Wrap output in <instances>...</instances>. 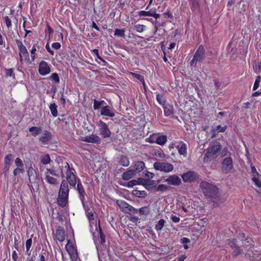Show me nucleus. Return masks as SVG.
<instances>
[{
	"mask_svg": "<svg viewBox=\"0 0 261 261\" xmlns=\"http://www.w3.org/2000/svg\"><path fill=\"white\" fill-rule=\"evenodd\" d=\"M200 188L202 193L207 197L214 200L218 197V189L213 184L203 181L200 184Z\"/></svg>",
	"mask_w": 261,
	"mask_h": 261,
	"instance_id": "f257e3e1",
	"label": "nucleus"
},
{
	"mask_svg": "<svg viewBox=\"0 0 261 261\" xmlns=\"http://www.w3.org/2000/svg\"><path fill=\"white\" fill-rule=\"evenodd\" d=\"M63 167L66 170V179L69 184L72 186L75 187L76 184H77V180L79 178H77L76 175L74 174L75 170L73 168H70L69 164L67 162L62 163V166L60 167V172L61 176H64L63 173Z\"/></svg>",
	"mask_w": 261,
	"mask_h": 261,
	"instance_id": "f03ea898",
	"label": "nucleus"
},
{
	"mask_svg": "<svg viewBox=\"0 0 261 261\" xmlns=\"http://www.w3.org/2000/svg\"><path fill=\"white\" fill-rule=\"evenodd\" d=\"M221 148L222 146L219 142L216 141L212 143L205 153L204 161L206 162L207 159H213Z\"/></svg>",
	"mask_w": 261,
	"mask_h": 261,
	"instance_id": "7ed1b4c3",
	"label": "nucleus"
},
{
	"mask_svg": "<svg viewBox=\"0 0 261 261\" xmlns=\"http://www.w3.org/2000/svg\"><path fill=\"white\" fill-rule=\"evenodd\" d=\"M205 51L204 46L202 45H200L196 50L193 59L190 62L191 66H195L196 63L199 62H202L205 59Z\"/></svg>",
	"mask_w": 261,
	"mask_h": 261,
	"instance_id": "20e7f679",
	"label": "nucleus"
},
{
	"mask_svg": "<svg viewBox=\"0 0 261 261\" xmlns=\"http://www.w3.org/2000/svg\"><path fill=\"white\" fill-rule=\"evenodd\" d=\"M153 167L156 170L169 173L173 171L174 166L172 164L167 162H154Z\"/></svg>",
	"mask_w": 261,
	"mask_h": 261,
	"instance_id": "39448f33",
	"label": "nucleus"
},
{
	"mask_svg": "<svg viewBox=\"0 0 261 261\" xmlns=\"http://www.w3.org/2000/svg\"><path fill=\"white\" fill-rule=\"evenodd\" d=\"M199 175L195 171H190L181 175L182 180L185 182H193L199 178Z\"/></svg>",
	"mask_w": 261,
	"mask_h": 261,
	"instance_id": "423d86ee",
	"label": "nucleus"
},
{
	"mask_svg": "<svg viewBox=\"0 0 261 261\" xmlns=\"http://www.w3.org/2000/svg\"><path fill=\"white\" fill-rule=\"evenodd\" d=\"M233 168V161L231 157L224 158L222 162V171L225 174L229 173Z\"/></svg>",
	"mask_w": 261,
	"mask_h": 261,
	"instance_id": "0eeeda50",
	"label": "nucleus"
},
{
	"mask_svg": "<svg viewBox=\"0 0 261 261\" xmlns=\"http://www.w3.org/2000/svg\"><path fill=\"white\" fill-rule=\"evenodd\" d=\"M228 244L233 250L232 251V255L233 256H238L239 255L244 254L243 249H240L236 240H228Z\"/></svg>",
	"mask_w": 261,
	"mask_h": 261,
	"instance_id": "6e6552de",
	"label": "nucleus"
},
{
	"mask_svg": "<svg viewBox=\"0 0 261 261\" xmlns=\"http://www.w3.org/2000/svg\"><path fill=\"white\" fill-rule=\"evenodd\" d=\"M98 126L100 131V134L102 135L103 138L110 137L111 135V133L108 128L107 124L102 121L100 120L98 122Z\"/></svg>",
	"mask_w": 261,
	"mask_h": 261,
	"instance_id": "1a4fd4ad",
	"label": "nucleus"
},
{
	"mask_svg": "<svg viewBox=\"0 0 261 261\" xmlns=\"http://www.w3.org/2000/svg\"><path fill=\"white\" fill-rule=\"evenodd\" d=\"M38 71L40 75H46L51 72L50 66L46 62L41 61L39 65Z\"/></svg>",
	"mask_w": 261,
	"mask_h": 261,
	"instance_id": "9d476101",
	"label": "nucleus"
},
{
	"mask_svg": "<svg viewBox=\"0 0 261 261\" xmlns=\"http://www.w3.org/2000/svg\"><path fill=\"white\" fill-rule=\"evenodd\" d=\"M77 190L78 191L79 197L82 201L83 205L85 206V197L87 196V195L79 178H78L77 180Z\"/></svg>",
	"mask_w": 261,
	"mask_h": 261,
	"instance_id": "9b49d317",
	"label": "nucleus"
},
{
	"mask_svg": "<svg viewBox=\"0 0 261 261\" xmlns=\"http://www.w3.org/2000/svg\"><path fill=\"white\" fill-rule=\"evenodd\" d=\"M82 141L87 143L100 144L101 143L100 138L96 135L87 136L82 139Z\"/></svg>",
	"mask_w": 261,
	"mask_h": 261,
	"instance_id": "f8f14e48",
	"label": "nucleus"
},
{
	"mask_svg": "<svg viewBox=\"0 0 261 261\" xmlns=\"http://www.w3.org/2000/svg\"><path fill=\"white\" fill-rule=\"evenodd\" d=\"M100 114L102 116L113 117L115 116V111L109 106H103L101 108Z\"/></svg>",
	"mask_w": 261,
	"mask_h": 261,
	"instance_id": "ddd939ff",
	"label": "nucleus"
},
{
	"mask_svg": "<svg viewBox=\"0 0 261 261\" xmlns=\"http://www.w3.org/2000/svg\"><path fill=\"white\" fill-rule=\"evenodd\" d=\"M28 174L29 176V179L30 183L31 184H36V186H37V180H38L37 176L36 171L32 167H30L28 170Z\"/></svg>",
	"mask_w": 261,
	"mask_h": 261,
	"instance_id": "4468645a",
	"label": "nucleus"
},
{
	"mask_svg": "<svg viewBox=\"0 0 261 261\" xmlns=\"http://www.w3.org/2000/svg\"><path fill=\"white\" fill-rule=\"evenodd\" d=\"M165 181L169 185L178 186L181 183V179L177 175H173L169 176L167 178L165 179Z\"/></svg>",
	"mask_w": 261,
	"mask_h": 261,
	"instance_id": "2eb2a0df",
	"label": "nucleus"
},
{
	"mask_svg": "<svg viewBox=\"0 0 261 261\" xmlns=\"http://www.w3.org/2000/svg\"><path fill=\"white\" fill-rule=\"evenodd\" d=\"M51 134L47 130L44 132L41 136L39 138V140L43 144H47L51 139Z\"/></svg>",
	"mask_w": 261,
	"mask_h": 261,
	"instance_id": "dca6fc26",
	"label": "nucleus"
},
{
	"mask_svg": "<svg viewBox=\"0 0 261 261\" xmlns=\"http://www.w3.org/2000/svg\"><path fill=\"white\" fill-rule=\"evenodd\" d=\"M67 251L69 253L71 260L75 261L78 257L77 251L74 249L72 246H69L68 244L66 245Z\"/></svg>",
	"mask_w": 261,
	"mask_h": 261,
	"instance_id": "f3484780",
	"label": "nucleus"
},
{
	"mask_svg": "<svg viewBox=\"0 0 261 261\" xmlns=\"http://www.w3.org/2000/svg\"><path fill=\"white\" fill-rule=\"evenodd\" d=\"M176 148L178 149V153L180 155L186 156L187 153V145L182 141L178 143L176 146Z\"/></svg>",
	"mask_w": 261,
	"mask_h": 261,
	"instance_id": "a211bd4d",
	"label": "nucleus"
},
{
	"mask_svg": "<svg viewBox=\"0 0 261 261\" xmlns=\"http://www.w3.org/2000/svg\"><path fill=\"white\" fill-rule=\"evenodd\" d=\"M56 238L60 242H63L65 239V231L63 227L59 226L56 230Z\"/></svg>",
	"mask_w": 261,
	"mask_h": 261,
	"instance_id": "6ab92c4d",
	"label": "nucleus"
},
{
	"mask_svg": "<svg viewBox=\"0 0 261 261\" xmlns=\"http://www.w3.org/2000/svg\"><path fill=\"white\" fill-rule=\"evenodd\" d=\"M69 194V189L67 182L65 180H62L59 192V195H66Z\"/></svg>",
	"mask_w": 261,
	"mask_h": 261,
	"instance_id": "aec40b11",
	"label": "nucleus"
},
{
	"mask_svg": "<svg viewBox=\"0 0 261 261\" xmlns=\"http://www.w3.org/2000/svg\"><path fill=\"white\" fill-rule=\"evenodd\" d=\"M116 203L118 205L120 210L122 212L126 214V212H127V211L128 210V207L130 206V204H129L126 201L122 200H117Z\"/></svg>",
	"mask_w": 261,
	"mask_h": 261,
	"instance_id": "412c9836",
	"label": "nucleus"
},
{
	"mask_svg": "<svg viewBox=\"0 0 261 261\" xmlns=\"http://www.w3.org/2000/svg\"><path fill=\"white\" fill-rule=\"evenodd\" d=\"M19 60L21 62H22L23 58H22V55L24 56L26 60L29 61L30 58L29 55V53L25 47V46L23 47H21V48L19 49Z\"/></svg>",
	"mask_w": 261,
	"mask_h": 261,
	"instance_id": "4be33fe9",
	"label": "nucleus"
},
{
	"mask_svg": "<svg viewBox=\"0 0 261 261\" xmlns=\"http://www.w3.org/2000/svg\"><path fill=\"white\" fill-rule=\"evenodd\" d=\"M68 195H58V203L61 207H65L67 203Z\"/></svg>",
	"mask_w": 261,
	"mask_h": 261,
	"instance_id": "5701e85b",
	"label": "nucleus"
},
{
	"mask_svg": "<svg viewBox=\"0 0 261 261\" xmlns=\"http://www.w3.org/2000/svg\"><path fill=\"white\" fill-rule=\"evenodd\" d=\"M164 111L166 116H172L174 114L173 107L169 104H167L164 107Z\"/></svg>",
	"mask_w": 261,
	"mask_h": 261,
	"instance_id": "b1692460",
	"label": "nucleus"
},
{
	"mask_svg": "<svg viewBox=\"0 0 261 261\" xmlns=\"http://www.w3.org/2000/svg\"><path fill=\"white\" fill-rule=\"evenodd\" d=\"M148 139L150 140L149 142L150 143L155 142L159 145H163L165 144L167 141V136L166 135L159 136L156 138L155 141L151 140L150 138H148Z\"/></svg>",
	"mask_w": 261,
	"mask_h": 261,
	"instance_id": "393cba45",
	"label": "nucleus"
},
{
	"mask_svg": "<svg viewBox=\"0 0 261 261\" xmlns=\"http://www.w3.org/2000/svg\"><path fill=\"white\" fill-rule=\"evenodd\" d=\"M135 171L133 169L129 170L123 173L122 178L124 180H127L135 175Z\"/></svg>",
	"mask_w": 261,
	"mask_h": 261,
	"instance_id": "a878e982",
	"label": "nucleus"
},
{
	"mask_svg": "<svg viewBox=\"0 0 261 261\" xmlns=\"http://www.w3.org/2000/svg\"><path fill=\"white\" fill-rule=\"evenodd\" d=\"M134 167L135 170V173L136 172H140L145 168V164L143 161H139L135 163Z\"/></svg>",
	"mask_w": 261,
	"mask_h": 261,
	"instance_id": "bb28decb",
	"label": "nucleus"
},
{
	"mask_svg": "<svg viewBox=\"0 0 261 261\" xmlns=\"http://www.w3.org/2000/svg\"><path fill=\"white\" fill-rule=\"evenodd\" d=\"M45 179L48 184L54 185H57L59 184L58 180L56 178L50 176L48 172H45Z\"/></svg>",
	"mask_w": 261,
	"mask_h": 261,
	"instance_id": "cd10ccee",
	"label": "nucleus"
},
{
	"mask_svg": "<svg viewBox=\"0 0 261 261\" xmlns=\"http://www.w3.org/2000/svg\"><path fill=\"white\" fill-rule=\"evenodd\" d=\"M30 132L32 133V135L34 137H36L42 131L41 127L32 126L29 128Z\"/></svg>",
	"mask_w": 261,
	"mask_h": 261,
	"instance_id": "c85d7f7f",
	"label": "nucleus"
},
{
	"mask_svg": "<svg viewBox=\"0 0 261 261\" xmlns=\"http://www.w3.org/2000/svg\"><path fill=\"white\" fill-rule=\"evenodd\" d=\"M106 102L104 100H98L94 99L93 100V108L94 110H97L100 108L101 106L106 104Z\"/></svg>",
	"mask_w": 261,
	"mask_h": 261,
	"instance_id": "c756f323",
	"label": "nucleus"
},
{
	"mask_svg": "<svg viewBox=\"0 0 261 261\" xmlns=\"http://www.w3.org/2000/svg\"><path fill=\"white\" fill-rule=\"evenodd\" d=\"M132 194L138 197H144L147 195V193L145 191H139L137 190H133L132 191Z\"/></svg>",
	"mask_w": 261,
	"mask_h": 261,
	"instance_id": "7c9ffc66",
	"label": "nucleus"
},
{
	"mask_svg": "<svg viewBox=\"0 0 261 261\" xmlns=\"http://www.w3.org/2000/svg\"><path fill=\"white\" fill-rule=\"evenodd\" d=\"M49 109L54 117H57L58 116L57 106L55 103H53L50 105Z\"/></svg>",
	"mask_w": 261,
	"mask_h": 261,
	"instance_id": "2f4dec72",
	"label": "nucleus"
},
{
	"mask_svg": "<svg viewBox=\"0 0 261 261\" xmlns=\"http://www.w3.org/2000/svg\"><path fill=\"white\" fill-rule=\"evenodd\" d=\"M152 154L154 155H155L158 157L163 158L165 156L163 150L161 149H153L152 150Z\"/></svg>",
	"mask_w": 261,
	"mask_h": 261,
	"instance_id": "473e14b6",
	"label": "nucleus"
},
{
	"mask_svg": "<svg viewBox=\"0 0 261 261\" xmlns=\"http://www.w3.org/2000/svg\"><path fill=\"white\" fill-rule=\"evenodd\" d=\"M137 182H138V185H142L144 186H149L151 185V184H148V183H151L153 182V181H149L148 179H145L143 178H139L137 180H136Z\"/></svg>",
	"mask_w": 261,
	"mask_h": 261,
	"instance_id": "72a5a7b5",
	"label": "nucleus"
},
{
	"mask_svg": "<svg viewBox=\"0 0 261 261\" xmlns=\"http://www.w3.org/2000/svg\"><path fill=\"white\" fill-rule=\"evenodd\" d=\"M40 159L41 163L44 165L48 164L51 161L50 156L48 154L42 155Z\"/></svg>",
	"mask_w": 261,
	"mask_h": 261,
	"instance_id": "f704fd0d",
	"label": "nucleus"
},
{
	"mask_svg": "<svg viewBox=\"0 0 261 261\" xmlns=\"http://www.w3.org/2000/svg\"><path fill=\"white\" fill-rule=\"evenodd\" d=\"M165 221L164 219H160L157 223V224L155 226V228L158 231H160L162 230L163 227L164 226Z\"/></svg>",
	"mask_w": 261,
	"mask_h": 261,
	"instance_id": "c9c22d12",
	"label": "nucleus"
},
{
	"mask_svg": "<svg viewBox=\"0 0 261 261\" xmlns=\"http://www.w3.org/2000/svg\"><path fill=\"white\" fill-rule=\"evenodd\" d=\"M140 215H147L149 213V208L148 206H144L140 208L138 211Z\"/></svg>",
	"mask_w": 261,
	"mask_h": 261,
	"instance_id": "e433bc0d",
	"label": "nucleus"
},
{
	"mask_svg": "<svg viewBox=\"0 0 261 261\" xmlns=\"http://www.w3.org/2000/svg\"><path fill=\"white\" fill-rule=\"evenodd\" d=\"M120 164L124 167H127L129 165V161L126 156H122L120 160Z\"/></svg>",
	"mask_w": 261,
	"mask_h": 261,
	"instance_id": "4c0bfd02",
	"label": "nucleus"
},
{
	"mask_svg": "<svg viewBox=\"0 0 261 261\" xmlns=\"http://www.w3.org/2000/svg\"><path fill=\"white\" fill-rule=\"evenodd\" d=\"M153 10L151 9L149 11H141L139 12V15L141 16H152Z\"/></svg>",
	"mask_w": 261,
	"mask_h": 261,
	"instance_id": "58836bf2",
	"label": "nucleus"
},
{
	"mask_svg": "<svg viewBox=\"0 0 261 261\" xmlns=\"http://www.w3.org/2000/svg\"><path fill=\"white\" fill-rule=\"evenodd\" d=\"M169 186L166 185H159L156 188V191H160L162 192H164L165 191H167L169 189Z\"/></svg>",
	"mask_w": 261,
	"mask_h": 261,
	"instance_id": "ea45409f",
	"label": "nucleus"
},
{
	"mask_svg": "<svg viewBox=\"0 0 261 261\" xmlns=\"http://www.w3.org/2000/svg\"><path fill=\"white\" fill-rule=\"evenodd\" d=\"M124 32H125L124 29H116L115 30L114 35L117 36L118 37H124L125 36Z\"/></svg>",
	"mask_w": 261,
	"mask_h": 261,
	"instance_id": "a19ab883",
	"label": "nucleus"
},
{
	"mask_svg": "<svg viewBox=\"0 0 261 261\" xmlns=\"http://www.w3.org/2000/svg\"><path fill=\"white\" fill-rule=\"evenodd\" d=\"M99 229L98 233L100 236V244L101 245H103L106 242L105 236L104 234L103 233L101 228L100 227L99 224Z\"/></svg>",
	"mask_w": 261,
	"mask_h": 261,
	"instance_id": "79ce46f5",
	"label": "nucleus"
},
{
	"mask_svg": "<svg viewBox=\"0 0 261 261\" xmlns=\"http://www.w3.org/2000/svg\"><path fill=\"white\" fill-rule=\"evenodd\" d=\"M261 76L260 75H258L256 77V79L253 87V91L256 90L258 88Z\"/></svg>",
	"mask_w": 261,
	"mask_h": 261,
	"instance_id": "37998d69",
	"label": "nucleus"
},
{
	"mask_svg": "<svg viewBox=\"0 0 261 261\" xmlns=\"http://www.w3.org/2000/svg\"><path fill=\"white\" fill-rule=\"evenodd\" d=\"M190 3L192 5V7L194 9H198L199 7V3L198 0H189Z\"/></svg>",
	"mask_w": 261,
	"mask_h": 261,
	"instance_id": "c03bdc74",
	"label": "nucleus"
},
{
	"mask_svg": "<svg viewBox=\"0 0 261 261\" xmlns=\"http://www.w3.org/2000/svg\"><path fill=\"white\" fill-rule=\"evenodd\" d=\"M13 160V155L11 154H7L4 159V163L5 164L9 163L10 164H12V161Z\"/></svg>",
	"mask_w": 261,
	"mask_h": 261,
	"instance_id": "a18cd8bd",
	"label": "nucleus"
},
{
	"mask_svg": "<svg viewBox=\"0 0 261 261\" xmlns=\"http://www.w3.org/2000/svg\"><path fill=\"white\" fill-rule=\"evenodd\" d=\"M138 213V210L130 205L129 207H128V209L127 211V212H126V214H136Z\"/></svg>",
	"mask_w": 261,
	"mask_h": 261,
	"instance_id": "49530a36",
	"label": "nucleus"
},
{
	"mask_svg": "<svg viewBox=\"0 0 261 261\" xmlns=\"http://www.w3.org/2000/svg\"><path fill=\"white\" fill-rule=\"evenodd\" d=\"M145 26L141 24H136L135 25L134 29L138 32L141 33L145 30Z\"/></svg>",
	"mask_w": 261,
	"mask_h": 261,
	"instance_id": "de8ad7c7",
	"label": "nucleus"
},
{
	"mask_svg": "<svg viewBox=\"0 0 261 261\" xmlns=\"http://www.w3.org/2000/svg\"><path fill=\"white\" fill-rule=\"evenodd\" d=\"M11 165V164H10L9 163L5 164L3 173L5 177L8 176V175L9 168Z\"/></svg>",
	"mask_w": 261,
	"mask_h": 261,
	"instance_id": "09e8293b",
	"label": "nucleus"
},
{
	"mask_svg": "<svg viewBox=\"0 0 261 261\" xmlns=\"http://www.w3.org/2000/svg\"><path fill=\"white\" fill-rule=\"evenodd\" d=\"M6 72V76H12L13 78H15V75L13 73V70L12 68L10 69H5Z\"/></svg>",
	"mask_w": 261,
	"mask_h": 261,
	"instance_id": "8fccbe9b",
	"label": "nucleus"
},
{
	"mask_svg": "<svg viewBox=\"0 0 261 261\" xmlns=\"http://www.w3.org/2000/svg\"><path fill=\"white\" fill-rule=\"evenodd\" d=\"M46 172L48 174H50L53 176L59 177V174L57 173V171L54 169H46Z\"/></svg>",
	"mask_w": 261,
	"mask_h": 261,
	"instance_id": "3c124183",
	"label": "nucleus"
},
{
	"mask_svg": "<svg viewBox=\"0 0 261 261\" xmlns=\"http://www.w3.org/2000/svg\"><path fill=\"white\" fill-rule=\"evenodd\" d=\"M15 163L17 168L23 167V163L22 160L19 158H17L15 160Z\"/></svg>",
	"mask_w": 261,
	"mask_h": 261,
	"instance_id": "603ef678",
	"label": "nucleus"
},
{
	"mask_svg": "<svg viewBox=\"0 0 261 261\" xmlns=\"http://www.w3.org/2000/svg\"><path fill=\"white\" fill-rule=\"evenodd\" d=\"M50 78L51 80L55 81L56 83H59L60 82V78L59 77L58 74L57 73H53L50 76Z\"/></svg>",
	"mask_w": 261,
	"mask_h": 261,
	"instance_id": "864d4df0",
	"label": "nucleus"
},
{
	"mask_svg": "<svg viewBox=\"0 0 261 261\" xmlns=\"http://www.w3.org/2000/svg\"><path fill=\"white\" fill-rule=\"evenodd\" d=\"M4 19L5 20V23H6V25L8 27V28H11V26H12L11 20L9 18V17L6 16L4 17Z\"/></svg>",
	"mask_w": 261,
	"mask_h": 261,
	"instance_id": "5fc2aeb1",
	"label": "nucleus"
},
{
	"mask_svg": "<svg viewBox=\"0 0 261 261\" xmlns=\"http://www.w3.org/2000/svg\"><path fill=\"white\" fill-rule=\"evenodd\" d=\"M252 180L257 187L261 188V181L256 177H253Z\"/></svg>",
	"mask_w": 261,
	"mask_h": 261,
	"instance_id": "6e6d98bb",
	"label": "nucleus"
},
{
	"mask_svg": "<svg viewBox=\"0 0 261 261\" xmlns=\"http://www.w3.org/2000/svg\"><path fill=\"white\" fill-rule=\"evenodd\" d=\"M221 154L222 156H225L228 155H230V153L229 152L228 149L227 147H224L222 150Z\"/></svg>",
	"mask_w": 261,
	"mask_h": 261,
	"instance_id": "4d7b16f0",
	"label": "nucleus"
},
{
	"mask_svg": "<svg viewBox=\"0 0 261 261\" xmlns=\"http://www.w3.org/2000/svg\"><path fill=\"white\" fill-rule=\"evenodd\" d=\"M137 185H138V182H137L136 180L134 179L129 181L127 182L126 186L127 187L131 188Z\"/></svg>",
	"mask_w": 261,
	"mask_h": 261,
	"instance_id": "13d9d810",
	"label": "nucleus"
},
{
	"mask_svg": "<svg viewBox=\"0 0 261 261\" xmlns=\"http://www.w3.org/2000/svg\"><path fill=\"white\" fill-rule=\"evenodd\" d=\"M32 244V240L31 238L27 240L26 243H25V245H26V248H27V251H28L30 250V249L31 247Z\"/></svg>",
	"mask_w": 261,
	"mask_h": 261,
	"instance_id": "bf43d9fd",
	"label": "nucleus"
},
{
	"mask_svg": "<svg viewBox=\"0 0 261 261\" xmlns=\"http://www.w3.org/2000/svg\"><path fill=\"white\" fill-rule=\"evenodd\" d=\"M36 45H34L32 48V50H31L32 61H34L35 60V51H36Z\"/></svg>",
	"mask_w": 261,
	"mask_h": 261,
	"instance_id": "052dcab7",
	"label": "nucleus"
},
{
	"mask_svg": "<svg viewBox=\"0 0 261 261\" xmlns=\"http://www.w3.org/2000/svg\"><path fill=\"white\" fill-rule=\"evenodd\" d=\"M156 99L159 103L160 104H164V103L165 102V100L163 98L162 95L160 94L157 95Z\"/></svg>",
	"mask_w": 261,
	"mask_h": 261,
	"instance_id": "680f3d73",
	"label": "nucleus"
},
{
	"mask_svg": "<svg viewBox=\"0 0 261 261\" xmlns=\"http://www.w3.org/2000/svg\"><path fill=\"white\" fill-rule=\"evenodd\" d=\"M93 53L96 56V57L100 59L103 62H105V61L100 56L98 53V50L97 49H94L92 50Z\"/></svg>",
	"mask_w": 261,
	"mask_h": 261,
	"instance_id": "e2e57ef3",
	"label": "nucleus"
},
{
	"mask_svg": "<svg viewBox=\"0 0 261 261\" xmlns=\"http://www.w3.org/2000/svg\"><path fill=\"white\" fill-rule=\"evenodd\" d=\"M251 172H252V174L253 177H256V176H258V173L256 171V169L255 168V167L254 166H251Z\"/></svg>",
	"mask_w": 261,
	"mask_h": 261,
	"instance_id": "0e129e2a",
	"label": "nucleus"
},
{
	"mask_svg": "<svg viewBox=\"0 0 261 261\" xmlns=\"http://www.w3.org/2000/svg\"><path fill=\"white\" fill-rule=\"evenodd\" d=\"M171 219L175 223H178L180 221V218L178 217L173 215L171 216Z\"/></svg>",
	"mask_w": 261,
	"mask_h": 261,
	"instance_id": "69168bd1",
	"label": "nucleus"
},
{
	"mask_svg": "<svg viewBox=\"0 0 261 261\" xmlns=\"http://www.w3.org/2000/svg\"><path fill=\"white\" fill-rule=\"evenodd\" d=\"M145 172H146V173L145 174V176L146 177H148L149 179H151L153 177V176H154L153 173L150 172L148 171H146Z\"/></svg>",
	"mask_w": 261,
	"mask_h": 261,
	"instance_id": "338daca9",
	"label": "nucleus"
},
{
	"mask_svg": "<svg viewBox=\"0 0 261 261\" xmlns=\"http://www.w3.org/2000/svg\"><path fill=\"white\" fill-rule=\"evenodd\" d=\"M51 46L56 49H58L61 47V44L59 42H54L52 44Z\"/></svg>",
	"mask_w": 261,
	"mask_h": 261,
	"instance_id": "774afa93",
	"label": "nucleus"
}]
</instances>
